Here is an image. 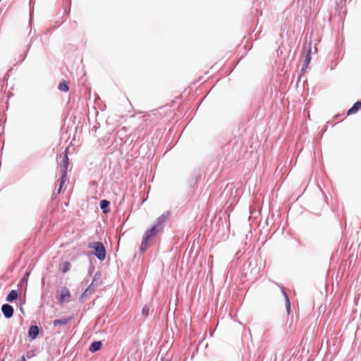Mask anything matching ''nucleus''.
Returning a JSON list of instances; mask_svg holds the SVG:
<instances>
[{
  "label": "nucleus",
  "mask_w": 361,
  "mask_h": 361,
  "mask_svg": "<svg viewBox=\"0 0 361 361\" xmlns=\"http://www.w3.org/2000/svg\"><path fill=\"white\" fill-rule=\"evenodd\" d=\"M142 312L144 313H145L146 314H147L148 310H146V308L145 307V308H143Z\"/></svg>",
  "instance_id": "6ab92c4d"
},
{
  "label": "nucleus",
  "mask_w": 361,
  "mask_h": 361,
  "mask_svg": "<svg viewBox=\"0 0 361 361\" xmlns=\"http://www.w3.org/2000/svg\"><path fill=\"white\" fill-rule=\"evenodd\" d=\"M39 329L37 325H32L30 327L28 331V336L31 339H35L39 335Z\"/></svg>",
  "instance_id": "423d86ee"
},
{
  "label": "nucleus",
  "mask_w": 361,
  "mask_h": 361,
  "mask_svg": "<svg viewBox=\"0 0 361 361\" xmlns=\"http://www.w3.org/2000/svg\"><path fill=\"white\" fill-rule=\"evenodd\" d=\"M304 50H305V51H306V54H305V57L304 59V64L302 68V71H305L307 68L308 65L310 64V61H311V56H310L311 46H310V44H309V46L307 47H304Z\"/></svg>",
  "instance_id": "7ed1b4c3"
},
{
  "label": "nucleus",
  "mask_w": 361,
  "mask_h": 361,
  "mask_svg": "<svg viewBox=\"0 0 361 361\" xmlns=\"http://www.w3.org/2000/svg\"><path fill=\"white\" fill-rule=\"evenodd\" d=\"M361 109V102H357L348 111L347 115H351L356 114L359 110Z\"/></svg>",
  "instance_id": "0eeeda50"
},
{
  "label": "nucleus",
  "mask_w": 361,
  "mask_h": 361,
  "mask_svg": "<svg viewBox=\"0 0 361 361\" xmlns=\"http://www.w3.org/2000/svg\"><path fill=\"white\" fill-rule=\"evenodd\" d=\"M168 218V214H163L157 219V221L156 225H158L159 227H161V224H163L166 219Z\"/></svg>",
  "instance_id": "ddd939ff"
},
{
  "label": "nucleus",
  "mask_w": 361,
  "mask_h": 361,
  "mask_svg": "<svg viewBox=\"0 0 361 361\" xmlns=\"http://www.w3.org/2000/svg\"><path fill=\"white\" fill-rule=\"evenodd\" d=\"M102 343L101 341H94L90 347V350L92 353H94V352L100 350L102 348Z\"/></svg>",
  "instance_id": "1a4fd4ad"
},
{
  "label": "nucleus",
  "mask_w": 361,
  "mask_h": 361,
  "mask_svg": "<svg viewBox=\"0 0 361 361\" xmlns=\"http://www.w3.org/2000/svg\"><path fill=\"white\" fill-rule=\"evenodd\" d=\"M69 322V319L68 318H63L61 319H56L54 322V325L55 326H59V325H66Z\"/></svg>",
  "instance_id": "f8f14e48"
},
{
  "label": "nucleus",
  "mask_w": 361,
  "mask_h": 361,
  "mask_svg": "<svg viewBox=\"0 0 361 361\" xmlns=\"http://www.w3.org/2000/svg\"><path fill=\"white\" fill-rule=\"evenodd\" d=\"M88 247L94 250V255L98 259L103 261L106 258V250L104 245L100 242H93L88 245Z\"/></svg>",
  "instance_id": "f03ea898"
},
{
  "label": "nucleus",
  "mask_w": 361,
  "mask_h": 361,
  "mask_svg": "<svg viewBox=\"0 0 361 361\" xmlns=\"http://www.w3.org/2000/svg\"><path fill=\"white\" fill-rule=\"evenodd\" d=\"M161 227L158 225H154L151 228L148 229L144 234L142 242L141 244L140 250L142 252H145L149 247V240L153 236H155L161 231Z\"/></svg>",
  "instance_id": "f257e3e1"
},
{
  "label": "nucleus",
  "mask_w": 361,
  "mask_h": 361,
  "mask_svg": "<svg viewBox=\"0 0 361 361\" xmlns=\"http://www.w3.org/2000/svg\"><path fill=\"white\" fill-rule=\"evenodd\" d=\"M284 295H285V297H286V307L287 312H288V314H290V301H289V299L288 298L287 294L286 293H284Z\"/></svg>",
  "instance_id": "2eb2a0df"
},
{
  "label": "nucleus",
  "mask_w": 361,
  "mask_h": 361,
  "mask_svg": "<svg viewBox=\"0 0 361 361\" xmlns=\"http://www.w3.org/2000/svg\"><path fill=\"white\" fill-rule=\"evenodd\" d=\"M18 297V293L16 290H12L10 291V293L8 294L6 297V300L8 302H13V300H16Z\"/></svg>",
  "instance_id": "6e6552de"
},
{
  "label": "nucleus",
  "mask_w": 361,
  "mask_h": 361,
  "mask_svg": "<svg viewBox=\"0 0 361 361\" xmlns=\"http://www.w3.org/2000/svg\"><path fill=\"white\" fill-rule=\"evenodd\" d=\"M71 299V293L69 290L64 288L61 290V295L59 297V302L61 303L69 302Z\"/></svg>",
  "instance_id": "39448f33"
},
{
  "label": "nucleus",
  "mask_w": 361,
  "mask_h": 361,
  "mask_svg": "<svg viewBox=\"0 0 361 361\" xmlns=\"http://www.w3.org/2000/svg\"><path fill=\"white\" fill-rule=\"evenodd\" d=\"M71 264L68 262H66L65 263H63V269H62V271L63 273H66V271H68L70 268H71Z\"/></svg>",
  "instance_id": "dca6fc26"
},
{
  "label": "nucleus",
  "mask_w": 361,
  "mask_h": 361,
  "mask_svg": "<svg viewBox=\"0 0 361 361\" xmlns=\"http://www.w3.org/2000/svg\"><path fill=\"white\" fill-rule=\"evenodd\" d=\"M1 310L4 315L6 318H11L14 312L13 307L8 304L3 305L1 307Z\"/></svg>",
  "instance_id": "20e7f679"
},
{
  "label": "nucleus",
  "mask_w": 361,
  "mask_h": 361,
  "mask_svg": "<svg viewBox=\"0 0 361 361\" xmlns=\"http://www.w3.org/2000/svg\"><path fill=\"white\" fill-rule=\"evenodd\" d=\"M97 287V285L94 283V281L92 283L88 286V288L84 291L82 293V296H86L89 294L92 293Z\"/></svg>",
  "instance_id": "9d476101"
},
{
  "label": "nucleus",
  "mask_w": 361,
  "mask_h": 361,
  "mask_svg": "<svg viewBox=\"0 0 361 361\" xmlns=\"http://www.w3.org/2000/svg\"><path fill=\"white\" fill-rule=\"evenodd\" d=\"M63 161L64 163V167L66 169L68 164V158L66 152L63 157Z\"/></svg>",
  "instance_id": "f3484780"
},
{
  "label": "nucleus",
  "mask_w": 361,
  "mask_h": 361,
  "mask_svg": "<svg viewBox=\"0 0 361 361\" xmlns=\"http://www.w3.org/2000/svg\"><path fill=\"white\" fill-rule=\"evenodd\" d=\"M59 89L64 92H67L69 90L68 82L66 80H63L59 85Z\"/></svg>",
  "instance_id": "9b49d317"
},
{
  "label": "nucleus",
  "mask_w": 361,
  "mask_h": 361,
  "mask_svg": "<svg viewBox=\"0 0 361 361\" xmlns=\"http://www.w3.org/2000/svg\"><path fill=\"white\" fill-rule=\"evenodd\" d=\"M63 178L64 177L61 178V184H60V186H59V190H61V189L62 188V185H63Z\"/></svg>",
  "instance_id": "a211bd4d"
},
{
  "label": "nucleus",
  "mask_w": 361,
  "mask_h": 361,
  "mask_svg": "<svg viewBox=\"0 0 361 361\" xmlns=\"http://www.w3.org/2000/svg\"><path fill=\"white\" fill-rule=\"evenodd\" d=\"M109 202L108 200H103L101 201L100 202V207L101 208L104 210V213H106L107 211L105 210V209L109 207Z\"/></svg>",
  "instance_id": "4468645a"
}]
</instances>
